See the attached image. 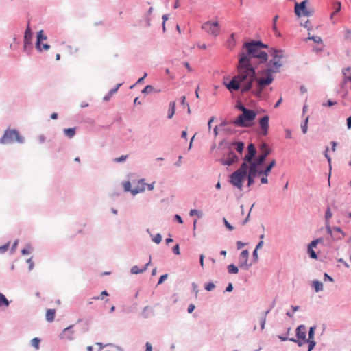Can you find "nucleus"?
Masks as SVG:
<instances>
[{
	"mask_svg": "<svg viewBox=\"0 0 351 351\" xmlns=\"http://www.w3.org/2000/svg\"><path fill=\"white\" fill-rule=\"evenodd\" d=\"M242 48L243 52L239 56V66L246 71L243 79L256 74L257 67L252 65V59L258 58L261 63L263 62V42L261 40H252L244 43Z\"/></svg>",
	"mask_w": 351,
	"mask_h": 351,
	"instance_id": "f257e3e1",
	"label": "nucleus"
},
{
	"mask_svg": "<svg viewBox=\"0 0 351 351\" xmlns=\"http://www.w3.org/2000/svg\"><path fill=\"white\" fill-rule=\"evenodd\" d=\"M269 53L272 58L267 65V67L265 68V86L271 83L274 80L272 74L278 72L279 68L282 66L280 60L282 57V51L273 50L269 51Z\"/></svg>",
	"mask_w": 351,
	"mask_h": 351,
	"instance_id": "f03ea898",
	"label": "nucleus"
},
{
	"mask_svg": "<svg viewBox=\"0 0 351 351\" xmlns=\"http://www.w3.org/2000/svg\"><path fill=\"white\" fill-rule=\"evenodd\" d=\"M263 173V154L260 155L257 159L247 165L245 180L247 179V186L250 187L254 184V179Z\"/></svg>",
	"mask_w": 351,
	"mask_h": 351,
	"instance_id": "7ed1b4c3",
	"label": "nucleus"
},
{
	"mask_svg": "<svg viewBox=\"0 0 351 351\" xmlns=\"http://www.w3.org/2000/svg\"><path fill=\"white\" fill-rule=\"evenodd\" d=\"M247 165L241 163V167L232 173L229 177L230 183L239 190L243 189V183L245 182V176L246 175V168Z\"/></svg>",
	"mask_w": 351,
	"mask_h": 351,
	"instance_id": "20e7f679",
	"label": "nucleus"
},
{
	"mask_svg": "<svg viewBox=\"0 0 351 351\" xmlns=\"http://www.w3.org/2000/svg\"><path fill=\"white\" fill-rule=\"evenodd\" d=\"M14 142L23 143L25 138L20 134V132L16 129L8 128L0 138V144L9 145Z\"/></svg>",
	"mask_w": 351,
	"mask_h": 351,
	"instance_id": "39448f33",
	"label": "nucleus"
},
{
	"mask_svg": "<svg viewBox=\"0 0 351 351\" xmlns=\"http://www.w3.org/2000/svg\"><path fill=\"white\" fill-rule=\"evenodd\" d=\"M239 75L234 77L229 82H223V85L231 93L235 90H238L241 88V84L245 82L247 80V78H243V76L246 75V71L243 69H241L238 66Z\"/></svg>",
	"mask_w": 351,
	"mask_h": 351,
	"instance_id": "423d86ee",
	"label": "nucleus"
},
{
	"mask_svg": "<svg viewBox=\"0 0 351 351\" xmlns=\"http://www.w3.org/2000/svg\"><path fill=\"white\" fill-rule=\"evenodd\" d=\"M33 37L34 33L30 27V22L29 21L23 36V51L28 56L32 54L33 50Z\"/></svg>",
	"mask_w": 351,
	"mask_h": 351,
	"instance_id": "0eeeda50",
	"label": "nucleus"
},
{
	"mask_svg": "<svg viewBox=\"0 0 351 351\" xmlns=\"http://www.w3.org/2000/svg\"><path fill=\"white\" fill-rule=\"evenodd\" d=\"M308 1L304 0L301 3H295V13L298 16H311L314 13V9L308 6Z\"/></svg>",
	"mask_w": 351,
	"mask_h": 351,
	"instance_id": "6e6552de",
	"label": "nucleus"
},
{
	"mask_svg": "<svg viewBox=\"0 0 351 351\" xmlns=\"http://www.w3.org/2000/svg\"><path fill=\"white\" fill-rule=\"evenodd\" d=\"M256 154L257 152L255 145L253 143H249L247 147V152L243 158L242 163H245L247 165H252V163H253L260 155L263 154H261L256 156Z\"/></svg>",
	"mask_w": 351,
	"mask_h": 351,
	"instance_id": "1a4fd4ad",
	"label": "nucleus"
},
{
	"mask_svg": "<svg viewBox=\"0 0 351 351\" xmlns=\"http://www.w3.org/2000/svg\"><path fill=\"white\" fill-rule=\"evenodd\" d=\"M306 329L304 325H300L296 328L297 339L294 338L289 339L290 341L298 343L299 346H302L306 343Z\"/></svg>",
	"mask_w": 351,
	"mask_h": 351,
	"instance_id": "9d476101",
	"label": "nucleus"
},
{
	"mask_svg": "<svg viewBox=\"0 0 351 351\" xmlns=\"http://www.w3.org/2000/svg\"><path fill=\"white\" fill-rule=\"evenodd\" d=\"M202 28L215 37L219 34V25L217 21H206L202 25Z\"/></svg>",
	"mask_w": 351,
	"mask_h": 351,
	"instance_id": "9b49d317",
	"label": "nucleus"
},
{
	"mask_svg": "<svg viewBox=\"0 0 351 351\" xmlns=\"http://www.w3.org/2000/svg\"><path fill=\"white\" fill-rule=\"evenodd\" d=\"M221 146H223V149H224L223 152V157L230 158H233L234 155H237L234 152L230 143L228 142L225 139L221 140L219 143V148L221 147Z\"/></svg>",
	"mask_w": 351,
	"mask_h": 351,
	"instance_id": "f8f14e48",
	"label": "nucleus"
},
{
	"mask_svg": "<svg viewBox=\"0 0 351 351\" xmlns=\"http://www.w3.org/2000/svg\"><path fill=\"white\" fill-rule=\"evenodd\" d=\"M343 80L342 87L351 89V69L347 67L343 70Z\"/></svg>",
	"mask_w": 351,
	"mask_h": 351,
	"instance_id": "ddd939ff",
	"label": "nucleus"
},
{
	"mask_svg": "<svg viewBox=\"0 0 351 351\" xmlns=\"http://www.w3.org/2000/svg\"><path fill=\"white\" fill-rule=\"evenodd\" d=\"M256 78V73L254 76H248L247 77V80L245 83L243 82V84H241L240 89L241 90V92L243 93H247L251 90L253 86V82Z\"/></svg>",
	"mask_w": 351,
	"mask_h": 351,
	"instance_id": "4468645a",
	"label": "nucleus"
},
{
	"mask_svg": "<svg viewBox=\"0 0 351 351\" xmlns=\"http://www.w3.org/2000/svg\"><path fill=\"white\" fill-rule=\"evenodd\" d=\"M219 161L224 166H231L233 164L238 163L240 161V157L238 155H234L233 158H230L222 157Z\"/></svg>",
	"mask_w": 351,
	"mask_h": 351,
	"instance_id": "2eb2a0df",
	"label": "nucleus"
},
{
	"mask_svg": "<svg viewBox=\"0 0 351 351\" xmlns=\"http://www.w3.org/2000/svg\"><path fill=\"white\" fill-rule=\"evenodd\" d=\"M315 327H311L308 331V339H306V343H308V350L311 351L315 346V341H314Z\"/></svg>",
	"mask_w": 351,
	"mask_h": 351,
	"instance_id": "dca6fc26",
	"label": "nucleus"
},
{
	"mask_svg": "<svg viewBox=\"0 0 351 351\" xmlns=\"http://www.w3.org/2000/svg\"><path fill=\"white\" fill-rule=\"evenodd\" d=\"M232 145V147H234L236 151L239 153L242 154L245 149V143L241 141H234L232 143H230Z\"/></svg>",
	"mask_w": 351,
	"mask_h": 351,
	"instance_id": "f3484780",
	"label": "nucleus"
},
{
	"mask_svg": "<svg viewBox=\"0 0 351 351\" xmlns=\"http://www.w3.org/2000/svg\"><path fill=\"white\" fill-rule=\"evenodd\" d=\"M122 84L123 83H119L114 88H111L109 92L104 97V101H108L111 97L118 91L119 88L122 86Z\"/></svg>",
	"mask_w": 351,
	"mask_h": 351,
	"instance_id": "a211bd4d",
	"label": "nucleus"
},
{
	"mask_svg": "<svg viewBox=\"0 0 351 351\" xmlns=\"http://www.w3.org/2000/svg\"><path fill=\"white\" fill-rule=\"evenodd\" d=\"M242 114L243 115V117H245L247 121L254 120L256 116V114L254 110H250L247 108L244 111H243Z\"/></svg>",
	"mask_w": 351,
	"mask_h": 351,
	"instance_id": "6ab92c4d",
	"label": "nucleus"
},
{
	"mask_svg": "<svg viewBox=\"0 0 351 351\" xmlns=\"http://www.w3.org/2000/svg\"><path fill=\"white\" fill-rule=\"evenodd\" d=\"M247 121L243 117V114H240L237 118H235L233 121V123L237 127H244L246 125Z\"/></svg>",
	"mask_w": 351,
	"mask_h": 351,
	"instance_id": "aec40b11",
	"label": "nucleus"
},
{
	"mask_svg": "<svg viewBox=\"0 0 351 351\" xmlns=\"http://www.w3.org/2000/svg\"><path fill=\"white\" fill-rule=\"evenodd\" d=\"M47 39V36L45 35L44 31L43 29L38 31L36 33V45H37V47H38L40 42H43L45 40H46Z\"/></svg>",
	"mask_w": 351,
	"mask_h": 351,
	"instance_id": "412c9836",
	"label": "nucleus"
},
{
	"mask_svg": "<svg viewBox=\"0 0 351 351\" xmlns=\"http://www.w3.org/2000/svg\"><path fill=\"white\" fill-rule=\"evenodd\" d=\"M154 315V311L153 308H150L149 306H145L143 309V311L141 312V316L147 319L150 316Z\"/></svg>",
	"mask_w": 351,
	"mask_h": 351,
	"instance_id": "4be33fe9",
	"label": "nucleus"
},
{
	"mask_svg": "<svg viewBox=\"0 0 351 351\" xmlns=\"http://www.w3.org/2000/svg\"><path fill=\"white\" fill-rule=\"evenodd\" d=\"M332 214L331 213V210H330V208L328 207L326 210V214H325V218H326V220L327 221L326 224V231H327V233L328 234H332V230H331V228L330 227L328 221H329V219L332 217Z\"/></svg>",
	"mask_w": 351,
	"mask_h": 351,
	"instance_id": "5701e85b",
	"label": "nucleus"
},
{
	"mask_svg": "<svg viewBox=\"0 0 351 351\" xmlns=\"http://www.w3.org/2000/svg\"><path fill=\"white\" fill-rule=\"evenodd\" d=\"M64 134L69 138H72L76 134V128H64L63 130Z\"/></svg>",
	"mask_w": 351,
	"mask_h": 351,
	"instance_id": "b1692460",
	"label": "nucleus"
},
{
	"mask_svg": "<svg viewBox=\"0 0 351 351\" xmlns=\"http://www.w3.org/2000/svg\"><path fill=\"white\" fill-rule=\"evenodd\" d=\"M56 315V310L49 308L47 309L45 314V319L48 322H51L54 320Z\"/></svg>",
	"mask_w": 351,
	"mask_h": 351,
	"instance_id": "393cba45",
	"label": "nucleus"
},
{
	"mask_svg": "<svg viewBox=\"0 0 351 351\" xmlns=\"http://www.w3.org/2000/svg\"><path fill=\"white\" fill-rule=\"evenodd\" d=\"M234 36L235 34L232 33L227 40L226 47L230 50H232L236 45V40Z\"/></svg>",
	"mask_w": 351,
	"mask_h": 351,
	"instance_id": "a878e982",
	"label": "nucleus"
},
{
	"mask_svg": "<svg viewBox=\"0 0 351 351\" xmlns=\"http://www.w3.org/2000/svg\"><path fill=\"white\" fill-rule=\"evenodd\" d=\"M176 112V101H171L169 104V109H168V113H167V118L171 119Z\"/></svg>",
	"mask_w": 351,
	"mask_h": 351,
	"instance_id": "bb28decb",
	"label": "nucleus"
},
{
	"mask_svg": "<svg viewBox=\"0 0 351 351\" xmlns=\"http://www.w3.org/2000/svg\"><path fill=\"white\" fill-rule=\"evenodd\" d=\"M73 327V325H70L68 327L65 328L62 331V333L66 335L67 339L69 340L73 339V337L72 336L73 333V331L72 330Z\"/></svg>",
	"mask_w": 351,
	"mask_h": 351,
	"instance_id": "cd10ccee",
	"label": "nucleus"
},
{
	"mask_svg": "<svg viewBox=\"0 0 351 351\" xmlns=\"http://www.w3.org/2000/svg\"><path fill=\"white\" fill-rule=\"evenodd\" d=\"M332 7L333 8L335 9V11L332 12L331 14H330V19H332L333 17L335 16V14L337 13H338L339 12H340L341 9V2L339 1H337V2H335L333 4H332Z\"/></svg>",
	"mask_w": 351,
	"mask_h": 351,
	"instance_id": "c85d7f7f",
	"label": "nucleus"
},
{
	"mask_svg": "<svg viewBox=\"0 0 351 351\" xmlns=\"http://www.w3.org/2000/svg\"><path fill=\"white\" fill-rule=\"evenodd\" d=\"M276 165L275 160H273L266 167H265V184L267 183V176L268 173L270 172L272 167H274Z\"/></svg>",
	"mask_w": 351,
	"mask_h": 351,
	"instance_id": "c756f323",
	"label": "nucleus"
},
{
	"mask_svg": "<svg viewBox=\"0 0 351 351\" xmlns=\"http://www.w3.org/2000/svg\"><path fill=\"white\" fill-rule=\"evenodd\" d=\"M156 92V93H159L160 90H155V88H154V86L152 85H146L143 88V90H141V93L142 94H145V95H147V94H149L152 92Z\"/></svg>",
	"mask_w": 351,
	"mask_h": 351,
	"instance_id": "7c9ffc66",
	"label": "nucleus"
},
{
	"mask_svg": "<svg viewBox=\"0 0 351 351\" xmlns=\"http://www.w3.org/2000/svg\"><path fill=\"white\" fill-rule=\"evenodd\" d=\"M10 302L11 301L8 300L5 295L1 292H0V306L8 307L10 305Z\"/></svg>",
	"mask_w": 351,
	"mask_h": 351,
	"instance_id": "2f4dec72",
	"label": "nucleus"
},
{
	"mask_svg": "<svg viewBox=\"0 0 351 351\" xmlns=\"http://www.w3.org/2000/svg\"><path fill=\"white\" fill-rule=\"evenodd\" d=\"M227 269L228 272L230 274H237L239 272V267L233 263L228 265Z\"/></svg>",
	"mask_w": 351,
	"mask_h": 351,
	"instance_id": "473e14b6",
	"label": "nucleus"
},
{
	"mask_svg": "<svg viewBox=\"0 0 351 351\" xmlns=\"http://www.w3.org/2000/svg\"><path fill=\"white\" fill-rule=\"evenodd\" d=\"M247 261H248V260H241V261H239V267L241 269H243L244 270H247L250 268V267L253 265L252 263L248 264Z\"/></svg>",
	"mask_w": 351,
	"mask_h": 351,
	"instance_id": "72a5a7b5",
	"label": "nucleus"
},
{
	"mask_svg": "<svg viewBox=\"0 0 351 351\" xmlns=\"http://www.w3.org/2000/svg\"><path fill=\"white\" fill-rule=\"evenodd\" d=\"M33 251V248L31 245V244L27 243L25 247L21 250V253L23 256L28 255L32 253Z\"/></svg>",
	"mask_w": 351,
	"mask_h": 351,
	"instance_id": "f704fd0d",
	"label": "nucleus"
},
{
	"mask_svg": "<svg viewBox=\"0 0 351 351\" xmlns=\"http://www.w3.org/2000/svg\"><path fill=\"white\" fill-rule=\"evenodd\" d=\"M41 339L38 337H34L31 340V346H33L36 350L40 348V343Z\"/></svg>",
	"mask_w": 351,
	"mask_h": 351,
	"instance_id": "c9c22d12",
	"label": "nucleus"
},
{
	"mask_svg": "<svg viewBox=\"0 0 351 351\" xmlns=\"http://www.w3.org/2000/svg\"><path fill=\"white\" fill-rule=\"evenodd\" d=\"M145 188L143 186H136L135 188L132 189L131 191V193L132 195L135 196L139 193H143L145 191Z\"/></svg>",
	"mask_w": 351,
	"mask_h": 351,
	"instance_id": "e433bc0d",
	"label": "nucleus"
},
{
	"mask_svg": "<svg viewBox=\"0 0 351 351\" xmlns=\"http://www.w3.org/2000/svg\"><path fill=\"white\" fill-rule=\"evenodd\" d=\"M196 215L198 219H201L203 216V214H202V212L199 210H197V209H191L190 211H189V216L190 217H193Z\"/></svg>",
	"mask_w": 351,
	"mask_h": 351,
	"instance_id": "4c0bfd02",
	"label": "nucleus"
},
{
	"mask_svg": "<svg viewBox=\"0 0 351 351\" xmlns=\"http://www.w3.org/2000/svg\"><path fill=\"white\" fill-rule=\"evenodd\" d=\"M313 286L316 292H319L323 289V285L321 282L315 280L313 282Z\"/></svg>",
	"mask_w": 351,
	"mask_h": 351,
	"instance_id": "58836bf2",
	"label": "nucleus"
},
{
	"mask_svg": "<svg viewBox=\"0 0 351 351\" xmlns=\"http://www.w3.org/2000/svg\"><path fill=\"white\" fill-rule=\"evenodd\" d=\"M223 223L226 228L229 231H232L234 230V227L230 224L225 217L223 218Z\"/></svg>",
	"mask_w": 351,
	"mask_h": 351,
	"instance_id": "ea45409f",
	"label": "nucleus"
},
{
	"mask_svg": "<svg viewBox=\"0 0 351 351\" xmlns=\"http://www.w3.org/2000/svg\"><path fill=\"white\" fill-rule=\"evenodd\" d=\"M249 259V252L247 250H243L239 256V261L241 260H248Z\"/></svg>",
	"mask_w": 351,
	"mask_h": 351,
	"instance_id": "a19ab883",
	"label": "nucleus"
},
{
	"mask_svg": "<svg viewBox=\"0 0 351 351\" xmlns=\"http://www.w3.org/2000/svg\"><path fill=\"white\" fill-rule=\"evenodd\" d=\"M130 272L132 274H139L143 273V269L139 268L137 265L132 267Z\"/></svg>",
	"mask_w": 351,
	"mask_h": 351,
	"instance_id": "79ce46f5",
	"label": "nucleus"
},
{
	"mask_svg": "<svg viewBox=\"0 0 351 351\" xmlns=\"http://www.w3.org/2000/svg\"><path fill=\"white\" fill-rule=\"evenodd\" d=\"M215 285L211 281L206 282L204 284V289H205V290H206L208 291H212L213 289H215Z\"/></svg>",
	"mask_w": 351,
	"mask_h": 351,
	"instance_id": "37998d69",
	"label": "nucleus"
},
{
	"mask_svg": "<svg viewBox=\"0 0 351 351\" xmlns=\"http://www.w3.org/2000/svg\"><path fill=\"white\" fill-rule=\"evenodd\" d=\"M109 293L106 290H104L101 292L100 295L98 296H94L93 298V300H103L104 297L108 296Z\"/></svg>",
	"mask_w": 351,
	"mask_h": 351,
	"instance_id": "c03bdc74",
	"label": "nucleus"
},
{
	"mask_svg": "<svg viewBox=\"0 0 351 351\" xmlns=\"http://www.w3.org/2000/svg\"><path fill=\"white\" fill-rule=\"evenodd\" d=\"M123 186L125 192H130L132 190L131 183L130 181H125L123 183Z\"/></svg>",
	"mask_w": 351,
	"mask_h": 351,
	"instance_id": "a18cd8bd",
	"label": "nucleus"
},
{
	"mask_svg": "<svg viewBox=\"0 0 351 351\" xmlns=\"http://www.w3.org/2000/svg\"><path fill=\"white\" fill-rule=\"evenodd\" d=\"M10 242H7L4 245H1L0 246V254L5 253L10 247Z\"/></svg>",
	"mask_w": 351,
	"mask_h": 351,
	"instance_id": "49530a36",
	"label": "nucleus"
},
{
	"mask_svg": "<svg viewBox=\"0 0 351 351\" xmlns=\"http://www.w3.org/2000/svg\"><path fill=\"white\" fill-rule=\"evenodd\" d=\"M162 237L160 233H157L153 238L152 241L156 244H159L162 241Z\"/></svg>",
	"mask_w": 351,
	"mask_h": 351,
	"instance_id": "de8ad7c7",
	"label": "nucleus"
},
{
	"mask_svg": "<svg viewBox=\"0 0 351 351\" xmlns=\"http://www.w3.org/2000/svg\"><path fill=\"white\" fill-rule=\"evenodd\" d=\"M128 157V155H121V156H119L118 158H115L114 159V162H115L117 163L123 162L126 160Z\"/></svg>",
	"mask_w": 351,
	"mask_h": 351,
	"instance_id": "09e8293b",
	"label": "nucleus"
},
{
	"mask_svg": "<svg viewBox=\"0 0 351 351\" xmlns=\"http://www.w3.org/2000/svg\"><path fill=\"white\" fill-rule=\"evenodd\" d=\"M308 40H312L313 41H314L316 43H322V40L319 36H309L305 40L307 41Z\"/></svg>",
	"mask_w": 351,
	"mask_h": 351,
	"instance_id": "8fccbe9b",
	"label": "nucleus"
},
{
	"mask_svg": "<svg viewBox=\"0 0 351 351\" xmlns=\"http://www.w3.org/2000/svg\"><path fill=\"white\" fill-rule=\"evenodd\" d=\"M258 261V251L254 250V251L252 252V254L251 263L252 264H254V263H257Z\"/></svg>",
	"mask_w": 351,
	"mask_h": 351,
	"instance_id": "3c124183",
	"label": "nucleus"
},
{
	"mask_svg": "<svg viewBox=\"0 0 351 351\" xmlns=\"http://www.w3.org/2000/svg\"><path fill=\"white\" fill-rule=\"evenodd\" d=\"M308 119L309 117H307L305 120H304V123L302 125L301 128H302V132L304 134H306L307 132V130H308Z\"/></svg>",
	"mask_w": 351,
	"mask_h": 351,
	"instance_id": "603ef678",
	"label": "nucleus"
},
{
	"mask_svg": "<svg viewBox=\"0 0 351 351\" xmlns=\"http://www.w3.org/2000/svg\"><path fill=\"white\" fill-rule=\"evenodd\" d=\"M321 242H322V239H317L316 240H314V241H311L309 243L308 247H311V248L316 247L317 244L319 243H321Z\"/></svg>",
	"mask_w": 351,
	"mask_h": 351,
	"instance_id": "864d4df0",
	"label": "nucleus"
},
{
	"mask_svg": "<svg viewBox=\"0 0 351 351\" xmlns=\"http://www.w3.org/2000/svg\"><path fill=\"white\" fill-rule=\"evenodd\" d=\"M180 104L182 106H186L187 108H188V112L190 113L191 112V110H190V107H189V105L188 103L186 102V97L185 96H182L180 97Z\"/></svg>",
	"mask_w": 351,
	"mask_h": 351,
	"instance_id": "5fc2aeb1",
	"label": "nucleus"
},
{
	"mask_svg": "<svg viewBox=\"0 0 351 351\" xmlns=\"http://www.w3.org/2000/svg\"><path fill=\"white\" fill-rule=\"evenodd\" d=\"M167 278H168V274H165L161 275L159 277L157 285H160L162 284L167 279Z\"/></svg>",
	"mask_w": 351,
	"mask_h": 351,
	"instance_id": "6e6d98bb",
	"label": "nucleus"
},
{
	"mask_svg": "<svg viewBox=\"0 0 351 351\" xmlns=\"http://www.w3.org/2000/svg\"><path fill=\"white\" fill-rule=\"evenodd\" d=\"M308 253L311 258H312L313 259L317 258V256L315 252L314 251L313 248H311V247H308Z\"/></svg>",
	"mask_w": 351,
	"mask_h": 351,
	"instance_id": "4d7b16f0",
	"label": "nucleus"
},
{
	"mask_svg": "<svg viewBox=\"0 0 351 351\" xmlns=\"http://www.w3.org/2000/svg\"><path fill=\"white\" fill-rule=\"evenodd\" d=\"M235 108L237 109H238L239 110H241V111H244L247 108L245 106V105L241 102V101H238L237 102L236 105H235Z\"/></svg>",
	"mask_w": 351,
	"mask_h": 351,
	"instance_id": "13d9d810",
	"label": "nucleus"
},
{
	"mask_svg": "<svg viewBox=\"0 0 351 351\" xmlns=\"http://www.w3.org/2000/svg\"><path fill=\"white\" fill-rule=\"evenodd\" d=\"M172 252L174 254L176 255H179L180 254V245L179 244H176L173 247H172Z\"/></svg>",
	"mask_w": 351,
	"mask_h": 351,
	"instance_id": "bf43d9fd",
	"label": "nucleus"
},
{
	"mask_svg": "<svg viewBox=\"0 0 351 351\" xmlns=\"http://www.w3.org/2000/svg\"><path fill=\"white\" fill-rule=\"evenodd\" d=\"M173 219H174V221H176L177 223H178L180 224H182L184 222L182 217L178 214H176L173 216Z\"/></svg>",
	"mask_w": 351,
	"mask_h": 351,
	"instance_id": "052dcab7",
	"label": "nucleus"
},
{
	"mask_svg": "<svg viewBox=\"0 0 351 351\" xmlns=\"http://www.w3.org/2000/svg\"><path fill=\"white\" fill-rule=\"evenodd\" d=\"M191 287H192V291L195 293V297L197 298L198 292H199V291L197 289L198 286L195 282H192Z\"/></svg>",
	"mask_w": 351,
	"mask_h": 351,
	"instance_id": "680f3d73",
	"label": "nucleus"
},
{
	"mask_svg": "<svg viewBox=\"0 0 351 351\" xmlns=\"http://www.w3.org/2000/svg\"><path fill=\"white\" fill-rule=\"evenodd\" d=\"M26 262L29 265V267H28L29 271H31L34 268V263L32 261V258L30 257L29 258H28L26 261Z\"/></svg>",
	"mask_w": 351,
	"mask_h": 351,
	"instance_id": "e2e57ef3",
	"label": "nucleus"
},
{
	"mask_svg": "<svg viewBox=\"0 0 351 351\" xmlns=\"http://www.w3.org/2000/svg\"><path fill=\"white\" fill-rule=\"evenodd\" d=\"M344 37L347 40H351V30L346 29L344 30Z\"/></svg>",
	"mask_w": 351,
	"mask_h": 351,
	"instance_id": "0e129e2a",
	"label": "nucleus"
},
{
	"mask_svg": "<svg viewBox=\"0 0 351 351\" xmlns=\"http://www.w3.org/2000/svg\"><path fill=\"white\" fill-rule=\"evenodd\" d=\"M51 48V46L48 43H43L42 44V46L40 47L41 49V53L44 51H48Z\"/></svg>",
	"mask_w": 351,
	"mask_h": 351,
	"instance_id": "69168bd1",
	"label": "nucleus"
},
{
	"mask_svg": "<svg viewBox=\"0 0 351 351\" xmlns=\"http://www.w3.org/2000/svg\"><path fill=\"white\" fill-rule=\"evenodd\" d=\"M247 243H243L241 241H238L236 242V245L238 250H240L243 248L244 246H245Z\"/></svg>",
	"mask_w": 351,
	"mask_h": 351,
	"instance_id": "338daca9",
	"label": "nucleus"
},
{
	"mask_svg": "<svg viewBox=\"0 0 351 351\" xmlns=\"http://www.w3.org/2000/svg\"><path fill=\"white\" fill-rule=\"evenodd\" d=\"M234 289L233 285L232 282H229L226 286L224 292H231Z\"/></svg>",
	"mask_w": 351,
	"mask_h": 351,
	"instance_id": "774afa93",
	"label": "nucleus"
}]
</instances>
